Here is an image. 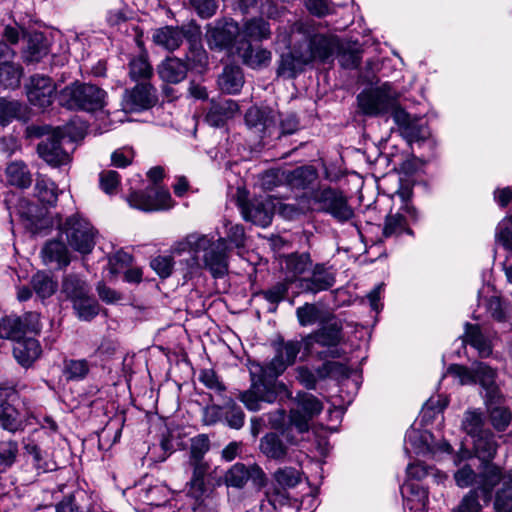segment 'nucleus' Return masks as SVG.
I'll return each instance as SVG.
<instances>
[{
    "instance_id": "obj_1",
    "label": "nucleus",
    "mask_w": 512,
    "mask_h": 512,
    "mask_svg": "<svg viewBox=\"0 0 512 512\" xmlns=\"http://www.w3.org/2000/svg\"><path fill=\"white\" fill-rule=\"evenodd\" d=\"M276 44L288 49L280 56L277 75L289 79L295 78L306 65L326 60L337 46L334 38L317 33L312 24L302 21L280 28Z\"/></svg>"
},
{
    "instance_id": "obj_2",
    "label": "nucleus",
    "mask_w": 512,
    "mask_h": 512,
    "mask_svg": "<svg viewBox=\"0 0 512 512\" xmlns=\"http://www.w3.org/2000/svg\"><path fill=\"white\" fill-rule=\"evenodd\" d=\"M177 253L191 251L195 254L192 270L205 268L214 278L224 276L228 271L226 239L214 240L208 235L191 233L174 246Z\"/></svg>"
},
{
    "instance_id": "obj_3",
    "label": "nucleus",
    "mask_w": 512,
    "mask_h": 512,
    "mask_svg": "<svg viewBox=\"0 0 512 512\" xmlns=\"http://www.w3.org/2000/svg\"><path fill=\"white\" fill-rule=\"evenodd\" d=\"M107 93L90 83L75 82L60 91L59 102L68 109L93 112L106 105Z\"/></svg>"
},
{
    "instance_id": "obj_4",
    "label": "nucleus",
    "mask_w": 512,
    "mask_h": 512,
    "mask_svg": "<svg viewBox=\"0 0 512 512\" xmlns=\"http://www.w3.org/2000/svg\"><path fill=\"white\" fill-rule=\"evenodd\" d=\"M250 376V388L239 395L240 401L250 411H259L262 408V403L275 402L280 391L290 395L283 383H271L261 377L256 370L251 369Z\"/></svg>"
},
{
    "instance_id": "obj_5",
    "label": "nucleus",
    "mask_w": 512,
    "mask_h": 512,
    "mask_svg": "<svg viewBox=\"0 0 512 512\" xmlns=\"http://www.w3.org/2000/svg\"><path fill=\"white\" fill-rule=\"evenodd\" d=\"M358 104L360 109L368 115H380L388 112L394 113V110L401 109L398 106V93L391 84L371 88L358 95Z\"/></svg>"
},
{
    "instance_id": "obj_6",
    "label": "nucleus",
    "mask_w": 512,
    "mask_h": 512,
    "mask_svg": "<svg viewBox=\"0 0 512 512\" xmlns=\"http://www.w3.org/2000/svg\"><path fill=\"white\" fill-rule=\"evenodd\" d=\"M311 200L318 211L329 214L339 222L349 221L354 216L347 197L339 190L330 187L318 189L313 191Z\"/></svg>"
},
{
    "instance_id": "obj_7",
    "label": "nucleus",
    "mask_w": 512,
    "mask_h": 512,
    "mask_svg": "<svg viewBox=\"0 0 512 512\" xmlns=\"http://www.w3.org/2000/svg\"><path fill=\"white\" fill-rule=\"evenodd\" d=\"M62 235H65L66 241L71 248L82 253L88 254L92 251L95 241V232L92 225L79 214L68 217L60 227Z\"/></svg>"
},
{
    "instance_id": "obj_8",
    "label": "nucleus",
    "mask_w": 512,
    "mask_h": 512,
    "mask_svg": "<svg viewBox=\"0 0 512 512\" xmlns=\"http://www.w3.org/2000/svg\"><path fill=\"white\" fill-rule=\"evenodd\" d=\"M323 410V404L310 393H298L290 409L289 422L300 433L307 432L310 421Z\"/></svg>"
},
{
    "instance_id": "obj_9",
    "label": "nucleus",
    "mask_w": 512,
    "mask_h": 512,
    "mask_svg": "<svg viewBox=\"0 0 512 512\" xmlns=\"http://www.w3.org/2000/svg\"><path fill=\"white\" fill-rule=\"evenodd\" d=\"M210 48L234 51L237 53V42L240 40V26L233 20L218 22L206 34Z\"/></svg>"
},
{
    "instance_id": "obj_10",
    "label": "nucleus",
    "mask_w": 512,
    "mask_h": 512,
    "mask_svg": "<svg viewBox=\"0 0 512 512\" xmlns=\"http://www.w3.org/2000/svg\"><path fill=\"white\" fill-rule=\"evenodd\" d=\"M404 449L407 453L427 456L434 454L437 450L450 452L451 445L445 441L436 444L433 435L429 431L410 428L405 435Z\"/></svg>"
},
{
    "instance_id": "obj_11",
    "label": "nucleus",
    "mask_w": 512,
    "mask_h": 512,
    "mask_svg": "<svg viewBox=\"0 0 512 512\" xmlns=\"http://www.w3.org/2000/svg\"><path fill=\"white\" fill-rule=\"evenodd\" d=\"M278 113L269 107H250L245 114L247 127L260 138L272 136L277 131Z\"/></svg>"
},
{
    "instance_id": "obj_12",
    "label": "nucleus",
    "mask_w": 512,
    "mask_h": 512,
    "mask_svg": "<svg viewBox=\"0 0 512 512\" xmlns=\"http://www.w3.org/2000/svg\"><path fill=\"white\" fill-rule=\"evenodd\" d=\"M56 85L51 78L43 75H34L26 85L29 102L39 108L51 105L55 96Z\"/></svg>"
},
{
    "instance_id": "obj_13",
    "label": "nucleus",
    "mask_w": 512,
    "mask_h": 512,
    "mask_svg": "<svg viewBox=\"0 0 512 512\" xmlns=\"http://www.w3.org/2000/svg\"><path fill=\"white\" fill-rule=\"evenodd\" d=\"M251 479L254 484L264 486L266 476L264 471L256 464L245 466L242 463H236L226 472L224 481L228 487L241 489L247 481Z\"/></svg>"
},
{
    "instance_id": "obj_14",
    "label": "nucleus",
    "mask_w": 512,
    "mask_h": 512,
    "mask_svg": "<svg viewBox=\"0 0 512 512\" xmlns=\"http://www.w3.org/2000/svg\"><path fill=\"white\" fill-rule=\"evenodd\" d=\"M335 283V274L324 264H316L308 277H300L298 288L305 293L316 294L330 289Z\"/></svg>"
},
{
    "instance_id": "obj_15",
    "label": "nucleus",
    "mask_w": 512,
    "mask_h": 512,
    "mask_svg": "<svg viewBox=\"0 0 512 512\" xmlns=\"http://www.w3.org/2000/svg\"><path fill=\"white\" fill-rule=\"evenodd\" d=\"M393 119L402 136L410 143L424 141L430 135L428 128L420 119L412 117L403 109L394 110Z\"/></svg>"
},
{
    "instance_id": "obj_16",
    "label": "nucleus",
    "mask_w": 512,
    "mask_h": 512,
    "mask_svg": "<svg viewBox=\"0 0 512 512\" xmlns=\"http://www.w3.org/2000/svg\"><path fill=\"white\" fill-rule=\"evenodd\" d=\"M39 156L49 165L57 167L70 162V155L61 146V135L53 132L37 146Z\"/></svg>"
},
{
    "instance_id": "obj_17",
    "label": "nucleus",
    "mask_w": 512,
    "mask_h": 512,
    "mask_svg": "<svg viewBox=\"0 0 512 512\" xmlns=\"http://www.w3.org/2000/svg\"><path fill=\"white\" fill-rule=\"evenodd\" d=\"M243 64L252 69H262L271 63L272 53L262 47H254L251 42L240 39L237 42V53Z\"/></svg>"
},
{
    "instance_id": "obj_18",
    "label": "nucleus",
    "mask_w": 512,
    "mask_h": 512,
    "mask_svg": "<svg viewBox=\"0 0 512 512\" xmlns=\"http://www.w3.org/2000/svg\"><path fill=\"white\" fill-rule=\"evenodd\" d=\"M155 100L154 88L150 84L142 83L125 91L122 105L127 111H140L151 107Z\"/></svg>"
},
{
    "instance_id": "obj_19",
    "label": "nucleus",
    "mask_w": 512,
    "mask_h": 512,
    "mask_svg": "<svg viewBox=\"0 0 512 512\" xmlns=\"http://www.w3.org/2000/svg\"><path fill=\"white\" fill-rule=\"evenodd\" d=\"M241 213L246 221L255 225L267 227L273 217V210L269 202L253 199L248 202H240Z\"/></svg>"
},
{
    "instance_id": "obj_20",
    "label": "nucleus",
    "mask_w": 512,
    "mask_h": 512,
    "mask_svg": "<svg viewBox=\"0 0 512 512\" xmlns=\"http://www.w3.org/2000/svg\"><path fill=\"white\" fill-rule=\"evenodd\" d=\"M342 340V325L338 322L330 323L303 339V346L310 352L314 343L321 346H336Z\"/></svg>"
},
{
    "instance_id": "obj_21",
    "label": "nucleus",
    "mask_w": 512,
    "mask_h": 512,
    "mask_svg": "<svg viewBox=\"0 0 512 512\" xmlns=\"http://www.w3.org/2000/svg\"><path fill=\"white\" fill-rule=\"evenodd\" d=\"M475 372L477 383H479L482 386V388L486 391V399H488V401L490 402H499V400L502 398V394L500 393L499 388L496 385V370H494L484 362H476Z\"/></svg>"
},
{
    "instance_id": "obj_22",
    "label": "nucleus",
    "mask_w": 512,
    "mask_h": 512,
    "mask_svg": "<svg viewBox=\"0 0 512 512\" xmlns=\"http://www.w3.org/2000/svg\"><path fill=\"white\" fill-rule=\"evenodd\" d=\"M312 260L307 253L290 254L284 257L282 269L287 281L297 282L299 277L310 269Z\"/></svg>"
},
{
    "instance_id": "obj_23",
    "label": "nucleus",
    "mask_w": 512,
    "mask_h": 512,
    "mask_svg": "<svg viewBox=\"0 0 512 512\" xmlns=\"http://www.w3.org/2000/svg\"><path fill=\"white\" fill-rule=\"evenodd\" d=\"M271 35L269 22L262 18L248 19L240 26V39H245L249 42H262L269 39Z\"/></svg>"
},
{
    "instance_id": "obj_24",
    "label": "nucleus",
    "mask_w": 512,
    "mask_h": 512,
    "mask_svg": "<svg viewBox=\"0 0 512 512\" xmlns=\"http://www.w3.org/2000/svg\"><path fill=\"white\" fill-rule=\"evenodd\" d=\"M41 348L34 338H21L13 347L16 361L23 367H29L39 357Z\"/></svg>"
},
{
    "instance_id": "obj_25",
    "label": "nucleus",
    "mask_w": 512,
    "mask_h": 512,
    "mask_svg": "<svg viewBox=\"0 0 512 512\" xmlns=\"http://www.w3.org/2000/svg\"><path fill=\"white\" fill-rule=\"evenodd\" d=\"M188 71L187 64L179 58L171 57L165 59L158 66L160 78L168 83L177 84L186 78Z\"/></svg>"
},
{
    "instance_id": "obj_26",
    "label": "nucleus",
    "mask_w": 512,
    "mask_h": 512,
    "mask_svg": "<svg viewBox=\"0 0 512 512\" xmlns=\"http://www.w3.org/2000/svg\"><path fill=\"white\" fill-rule=\"evenodd\" d=\"M238 110V104L230 99L213 103L206 114V121L211 126L220 127L224 125L227 119L232 118Z\"/></svg>"
},
{
    "instance_id": "obj_27",
    "label": "nucleus",
    "mask_w": 512,
    "mask_h": 512,
    "mask_svg": "<svg viewBox=\"0 0 512 512\" xmlns=\"http://www.w3.org/2000/svg\"><path fill=\"white\" fill-rule=\"evenodd\" d=\"M473 439V450L475 456L482 462H491L498 449V444L495 440L494 434L490 430H485Z\"/></svg>"
},
{
    "instance_id": "obj_28",
    "label": "nucleus",
    "mask_w": 512,
    "mask_h": 512,
    "mask_svg": "<svg viewBox=\"0 0 512 512\" xmlns=\"http://www.w3.org/2000/svg\"><path fill=\"white\" fill-rule=\"evenodd\" d=\"M15 53L0 60V86L14 89L20 85L22 77V68L12 61Z\"/></svg>"
},
{
    "instance_id": "obj_29",
    "label": "nucleus",
    "mask_w": 512,
    "mask_h": 512,
    "mask_svg": "<svg viewBox=\"0 0 512 512\" xmlns=\"http://www.w3.org/2000/svg\"><path fill=\"white\" fill-rule=\"evenodd\" d=\"M184 36L183 31L178 27L166 26L155 30L153 41L155 44L173 51L182 44Z\"/></svg>"
},
{
    "instance_id": "obj_30",
    "label": "nucleus",
    "mask_w": 512,
    "mask_h": 512,
    "mask_svg": "<svg viewBox=\"0 0 512 512\" xmlns=\"http://www.w3.org/2000/svg\"><path fill=\"white\" fill-rule=\"evenodd\" d=\"M260 451L269 459L282 461L287 455V446L276 433L263 436L259 444Z\"/></svg>"
},
{
    "instance_id": "obj_31",
    "label": "nucleus",
    "mask_w": 512,
    "mask_h": 512,
    "mask_svg": "<svg viewBox=\"0 0 512 512\" xmlns=\"http://www.w3.org/2000/svg\"><path fill=\"white\" fill-rule=\"evenodd\" d=\"M61 293L72 303L90 293V288L85 280L75 274H69L63 278Z\"/></svg>"
},
{
    "instance_id": "obj_32",
    "label": "nucleus",
    "mask_w": 512,
    "mask_h": 512,
    "mask_svg": "<svg viewBox=\"0 0 512 512\" xmlns=\"http://www.w3.org/2000/svg\"><path fill=\"white\" fill-rule=\"evenodd\" d=\"M218 84L220 89L227 94L238 93L244 84L242 70L237 66L225 67L219 76Z\"/></svg>"
},
{
    "instance_id": "obj_33",
    "label": "nucleus",
    "mask_w": 512,
    "mask_h": 512,
    "mask_svg": "<svg viewBox=\"0 0 512 512\" xmlns=\"http://www.w3.org/2000/svg\"><path fill=\"white\" fill-rule=\"evenodd\" d=\"M48 54V46L41 33L30 34L27 46L23 51V59L26 63H37Z\"/></svg>"
},
{
    "instance_id": "obj_34",
    "label": "nucleus",
    "mask_w": 512,
    "mask_h": 512,
    "mask_svg": "<svg viewBox=\"0 0 512 512\" xmlns=\"http://www.w3.org/2000/svg\"><path fill=\"white\" fill-rule=\"evenodd\" d=\"M42 258L46 264L57 263L60 267L70 263V257L66 245L58 240H52L45 244L42 249Z\"/></svg>"
},
{
    "instance_id": "obj_35",
    "label": "nucleus",
    "mask_w": 512,
    "mask_h": 512,
    "mask_svg": "<svg viewBox=\"0 0 512 512\" xmlns=\"http://www.w3.org/2000/svg\"><path fill=\"white\" fill-rule=\"evenodd\" d=\"M289 366V364H286L284 356L276 349V354L270 362L265 365H253L251 369L258 371V374L267 381L276 383V378L280 376Z\"/></svg>"
},
{
    "instance_id": "obj_36",
    "label": "nucleus",
    "mask_w": 512,
    "mask_h": 512,
    "mask_svg": "<svg viewBox=\"0 0 512 512\" xmlns=\"http://www.w3.org/2000/svg\"><path fill=\"white\" fill-rule=\"evenodd\" d=\"M502 399L503 397L499 400V402H490L488 399H486L490 422L492 426L500 432L505 431L512 421L511 411L508 408L500 405Z\"/></svg>"
},
{
    "instance_id": "obj_37",
    "label": "nucleus",
    "mask_w": 512,
    "mask_h": 512,
    "mask_svg": "<svg viewBox=\"0 0 512 512\" xmlns=\"http://www.w3.org/2000/svg\"><path fill=\"white\" fill-rule=\"evenodd\" d=\"M285 178L291 188L305 189L316 180L317 172L310 166H302L287 172Z\"/></svg>"
},
{
    "instance_id": "obj_38",
    "label": "nucleus",
    "mask_w": 512,
    "mask_h": 512,
    "mask_svg": "<svg viewBox=\"0 0 512 512\" xmlns=\"http://www.w3.org/2000/svg\"><path fill=\"white\" fill-rule=\"evenodd\" d=\"M23 417L19 411L10 403H0V426L10 432L23 429Z\"/></svg>"
},
{
    "instance_id": "obj_39",
    "label": "nucleus",
    "mask_w": 512,
    "mask_h": 512,
    "mask_svg": "<svg viewBox=\"0 0 512 512\" xmlns=\"http://www.w3.org/2000/svg\"><path fill=\"white\" fill-rule=\"evenodd\" d=\"M6 177L11 185L19 188H26L32 182L27 166L21 161L12 162L7 166Z\"/></svg>"
},
{
    "instance_id": "obj_40",
    "label": "nucleus",
    "mask_w": 512,
    "mask_h": 512,
    "mask_svg": "<svg viewBox=\"0 0 512 512\" xmlns=\"http://www.w3.org/2000/svg\"><path fill=\"white\" fill-rule=\"evenodd\" d=\"M465 342L477 349L481 357H487L492 352L489 341L482 335L480 328L477 325L469 323L466 324Z\"/></svg>"
},
{
    "instance_id": "obj_41",
    "label": "nucleus",
    "mask_w": 512,
    "mask_h": 512,
    "mask_svg": "<svg viewBox=\"0 0 512 512\" xmlns=\"http://www.w3.org/2000/svg\"><path fill=\"white\" fill-rule=\"evenodd\" d=\"M494 508L497 512H512V470L503 478V484L497 491Z\"/></svg>"
},
{
    "instance_id": "obj_42",
    "label": "nucleus",
    "mask_w": 512,
    "mask_h": 512,
    "mask_svg": "<svg viewBox=\"0 0 512 512\" xmlns=\"http://www.w3.org/2000/svg\"><path fill=\"white\" fill-rule=\"evenodd\" d=\"M413 235V231L408 227L405 217L397 212L386 216L383 227L384 237L398 236L402 233Z\"/></svg>"
},
{
    "instance_id": "obj_43",
    "label": "nucleus",
    "mask_w": 512,
    "mask_h": 512,
    "mask_svg": "<svg viewBox=\"0 0 512 512\" xmlns=\"http://www.w3.org/2000/svg\"><path fill=\"white\" fill-rule=\"evenodd\" d=\"M478 478L479 488L489 495L504 476L500 467L488 462Z\"/></svg>"
},
{
    "instance_id": "obj_44",
    "label": "nucleus",
    "mask_w": 512,
    "mask_h": 512,
    "mask_svg": "<svg viewBox=\"0 0 512 512\" xmlns=\"http://www.w3.org/2000/svg\"><path fill=\"white\" fill-rule=\"evenodd\" d=\"M22 337L21 317L10 315L0 319V338L13 340L16 343Z\"/></svg>"
},
{
    "instance_id": "obj_45",
    "label": "nucleus",
    "mask_w": 512,
    "mask_h": 512,
    "mask_svg": "<svg viewBox=\"0 0 512 512\" xmlns=\"http://www.w3.org/2000/svg\"><path fill=\"white\" fill-rule=\"evenodd\" d=\"M77 317L82 321H91L99 313V305L90 293L72 303Z\"/></svg>"
},
{
    "instance_id": "obj_46",
    "label": "nucleus",
    "mask_w": 512,
    "mask_h": 512,
    "mask_svg": "<svg viewBox=\"0 0 512 512\" xmlns=\"http://www.w3.org/2000/svg\"><path fill=\"white\" fill-rule=\"evenodd\" d=\"M35 192L38 199L47 205H54L57 201L58 192L54 182L43 176L36 179Z\"/></svg>"
},
{
    "instance_id": "obj_47",
    "label": "nucleus",
    "mask_w": 512,
    "mask_h": 512,
    "mask_svg": "<svg viewBox=\"0 0 512 512\" xmlns=\"http://www.w3.org/2000/svg\"><path fill=\"white\" fill-rule=\"evenodd\" d=\"M299 324L303 327L326 321L323 312L312 303H305L296 309Z\"/></svg>"
},
{
    "instance_id": "obj_48",
    "label": "nucleus",
    "mask_w": 512,
    "mask_h": 512,
    "mask_svg": "<svg viewBox=\"0 0 512 512\" xmlns=\"http://www.w3.org/2000/svg\"><path fill=\"white\" fill-rule=\"evenodd\" d=\"M484 418L483 414L477 409H470L464 413L461 427L471 437H476L483 433Z\"/></svg>"
},
{
    "instance_id": "obj_49",
    "label": "nucleus",
    "mask_w": 512,
    "mask_h": 512,
    "mask_svg": "<svg viewBox=\"0 0 512 512\" xmlns=\"http://www.w3.org/2000/svg\"><path fill=\"white\" fill-rule=\"evenodd\" d=\"M406 473L409 479L422 480L431 475L437 483H441L447 479V475L440 473L433 467L427 466L421 462L411 463L407 466Z\"/></svg>"
},
{
    "instance_id": "obj_50",
    "label": "nucleus",
    "mask_w": 512,
    "mask_h": 512,
    "mask_svg": "<svg viewBox=\"0 0 512 512\" xmlns=\"http://www.w3.org/2000/svg\"><path fill=\"white\" fill-rule=\"evenodd\" d=\"M46 212L44 207H39L28 200H21L19 205L20 215L30 222L31 227L36 229L40 227V222L46 216Z\"/></svg>"
},
{
    "instance_id": "obj_51",
    "label": "nucleus",
    "mask_w": 512,
    "mask_h": 512,
    "mask_svg": "<svg viewBox=\"0 0 512 512\" xmlns=\"http://www.w3.org/2000/svg\"><path fill=\"white\" fill-rule=\"evenodd\" d=\"M153 70L145 54L134 57L129 62V75L133 80L148 79Z\"/></svg>"
},
{
    "instance_id": "obj_52",
    "label": "nucleus",
    "mask_w": 512,
    "mask_h": 512,
    "mask_svg": "<svg viewBox=\"0 0 512 512\" xmlns=\"http://www.w3.org/2000/svg\"><path fill=\"white\" fill-rule=\"evenodd\" d=\"M32 286L37 295L41 298H48L56 291L57 284L50 276L38 272L32 278Z\"/></svg>"
},
{
    "instance_id": "obj_53",
    "label": "nucleus",
    "mask_w": 512,
    "mask_h": 512,
    "mask_svg": "<svg viewBox=\"0 0 512 512\" xmlns=\"http://www.w3.org/2000/svg\"><path fill=\"white\" fill-rule=\"evenodd\" d=\"M277 484L286 489L295 487L301 480V473L293 467H283L275 471L273 475Z\"/></svg>"
},
{
    "instance_id": "obj_54",
    "label": "nucleus",
    "mask_w": 512,
    "mask_h": 512,
    "mask_svg": "<svg viewBox=\"0 0 512 512\" xmlns=\"http://www.w3.org/2000/svg\"><path fill=\"white\" fill-rule=\"evenodd\" d=\"M210 449L209 438L200 434L191 439L188 462L205 461L204 456Z\"/></svg>"
},
{
    "instance_id": "obj_55",
    "label": "nucleus",
    "mask_w": 512,
    "mask_h": 512,
    "mask_svg": "<svg viewBox=\"0 0 512 512\" xmlns=\"http://www.w3.org/2000/svg\"><path fill=\"white\" fill-rule=\"evenodd\" d=\"M89 372V364L85 359H70L64 363V374L69 380L84 379Z\"/></svg>"
},
{
    "instance_id": "obj_56",
    "label": "nucleus",
    "mask_w": 512,
    "mask_h": 512,
    "mask_svg": "<svg viewBox=\"0 0 512 512\" xmlns=\"http://www.w3.org/2000/svg\"><path fill=\"white\" fill-rule=\"evenodd\" d=\"M18 455V445L12 440L0 442V471L11 467Z\"/></svg>"
},
{
    "instance_id": "obj_57",
    "label": "nucleus",
    "mask_w": 512,
    "mask_h": 512,
    "mask_svg": "<svg viewBox=\"0 0 512 512\" xmlns=\"http://www.w3.org/2000/svg\"><path fill=\"white\" fill-rule=\"evenodd\" d=\"M401 493L408 501L415 500L422 507L428 503V491L419 484L406 482L401 488Z\"/></svg>"
},
{
    "instance_id": "obj_58",
    "label": "nucleus",
    "mask_w": 512,
    "mask_h": 512,
    "mask_svg": "<svg viewBox=\"0 0 512 512\" xmlns=\"http://www.w3.org/2000/svg\"><path fill=\"white\" fill-rule=\"evenodd\" d=\"M447 372L458 378L461 385H474L477 383L475 363L470 368L453 364L448 368Z\"/></svg>"
},
{
    "instance_id": "obj_59",
    "label": "nucleus",
    "mask_w": 512,
    "mask_h": 512,
    "mask_svg": "<svg viewBox=\"0 0 512 512\" xmlns=\"http://www.w3.org/2000/svg\"><path fill=\"white\" fill-rule=\"evenodd\" d=\"M347 374V367L336 361H327L316 370V375L319 379L327 377H340Z\"/></svg>"
},
{
    "instance_id": "obj_60",
    "label": "nucleus",
    "mask_w": 512,
    "mask_h": 512,
    "mask_svg": "<svg viewBox=\"0 0 512 512\" xmlns=\"http://www.w3.org/2000/svg\"><path fill=\"white\" fill-rule=\"evenodd\" d=\"M100 188L107 194L116 193L120 184V175L114 170H103L99 174Z\"/></svg>"
},
{
    "instance_id": "obj_61",
    "label": "nucleus",
    "mask_w": 512,
    "mask_h": 512,
    "mask_svg": "<svg viewBox=\"0 0 512 512\" xmlns=\"http://www.w3.org/2000/svg\"><path fill=\"white\" fill-rule=\"evenodd\" d=\"M478 475L470 465L464 464L454 473L456 485L460 488H467L477 482Z\"/></svg>"
},
{
    "instance_id": "obj_62",
    "label": "nucleus",
    "mask_w": 512,
    "mask_h": 512,
    "mask_svg": "<svg viewBox=\"0 0 512 512\" xmlns=\"http://www.w3.org/2000/svg\"><path fill=\"white\" fill-rule=\"evenodd\" d=\"M21 105L17 101L0 98V124L5 125L18 117Z\"/></svg>"
},
{
    "instance_id": "obj_63",
    "label": "nucleus",
    "mask_w": 512,
    "mask_h": 512,
    "mask_svg": "<svg viewBox=\"0 0 512 512\" xmlns=\"http://www.w3.org/2000/svg\"><path fill=\"white\" fill-rule=\"evenodd\" d=\"M496 240L506 249L512 250V216L503 219L497 226Z\"/></svg>"
},
{
    "instance_id": "obj_64",
    "label": "nucleus",
    "mask_w": 512,
    "mask_h": 512,
    "mask_svg": "<svg viewBox=\"0 0 512 512\" xmlns=\"http://www.w3.org/2000/svg\"><path fill=\"white\" fill-rule=\"evenodd\" d=\"M481 504L476 490L469 491L452 512H480Z\"/></svg>"
}]
</instances>
